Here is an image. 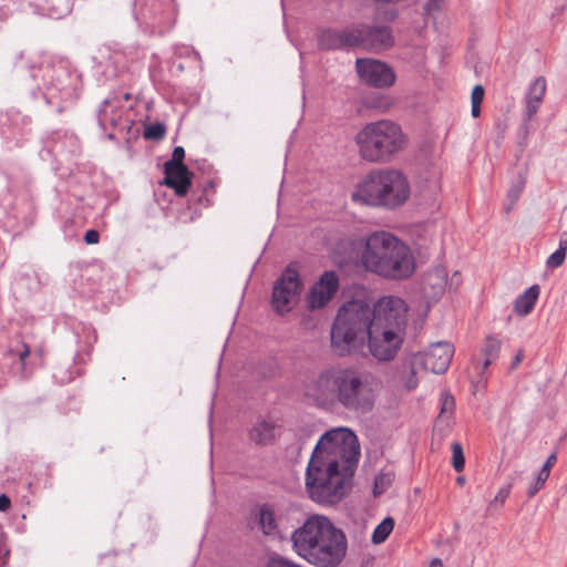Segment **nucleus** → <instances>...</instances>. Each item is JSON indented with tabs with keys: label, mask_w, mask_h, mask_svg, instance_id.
Returning a JSON list of instances; mask_svg holds the SVG:
<instances>
[{
	"label": "nucleus",
	"mask_w": 567,
	"mask_h": 567,
	"mask_svg": "<svg viewBox=\"0 0 567 567\" xmlns=\"http://www.w3.org/2000/svg\"><path fill=\"white\" fill-rule=\"evenodd\" d=\"M358 437L348 427H336L321 435L306 468V491L319 504H336L351 489L359 462Z\"/></svg>",
	"instance_id": "f257e3e1"
},
{
	"label": "nucleus",
	"mask_w": 567,
	"mask_h": 567,
	"mask_svg": "<svg viewBox=\"0 0 567 567\" xmlns=\"http://www.w3.org/2000/svg\"><path fill=\"white\" fill-rule=\"evenodd\" d=\"M307 394L319 405L336 402L361 415L373 410L377 399L368 374L353 367L341 365L321 371L308 383Z\"/></svg>",
	"instance_id": "f03ea898"
},
{
	"label": "nucleus",
	"mask_w": 567,
	"mask_h": 567,
	"mask_svg": "<svg viewBox=\"0 0 567 567\" xmlns=\"http://www.w3.org/2000/svg\"><path fill=\"white\" fill-rule=\"evenodd\" d=\"M290 539L293 551L317 567L339 566L348 549L344 533L321 515L309 516Z\"/></svg>",
	"instance_id": "7ed1b4c3"
},
{
	"label": "nucleus",
	"mask_w": 567,
	"mask_h": 567,
	"mask_svg": "<svg viewBox=\"0 0 567 567\" xmlns=\"http://www.w3.org/2000/svg\"><path fill=\"white\" fill-rule=\"evenodd\" d=\"M360 262L367 271L386 279H405L415 270L411 249L389 231H374L362 239Z\"/></svg>",
	"instance_id": "20e7f679"
},
{
	"label": "nucleus",
	"mask_w": 567,
	"mask_h": 567,
	"mask_svg": "<svg viewBox=\"0 0 567 567\" xmlns=\"http://www.w3.org/2000/svg\"><path fill=\"white\" fill-rule=\"evenodd\" d=\"M374 311L363 299L341 305L330 329V349L339 358L362 352L373 328Z\"/></svg>",
	"instance_id": "39448f33"
},
{
	"label": "nucleus",
	"mask_w": 567,
	"mask_h": 567,
	"mask_svg": "<svg viewBox=\"0 0 567 567\" xmlns=\"http://www.w3.org/2000/svg\"><path fill=\"white\" fill-rule=\"evenodd\" d=\"M410 196L406 177L398 169H373L359 183L352 200L372 207L395 209Z\"/></svg>",
	"instance_id": "423d86ee"
},
{
	"label": "nucleus",
	"mask_w": 567,
	"mask_h": 567,
	"mask_svg": "<svg viewBox=\"0 0 567 567\" xmlns=\"http://www.w3.org/2000/svg\"><path fill=\"white\" fill-rule=\"evenodd\" d=\"M354 140L360 156L371 163L390 162L406 144L401 126L390 120L365 124Z\"/></svg>",
	"instance_id": "0eeeda50"
},
{
	"label": "nucleus",
	"mask_w": 567,
	"mask_h": 567,
	"mask_svg": "<svg viewBox=\"0 0 567 567\" xmlns=\"http://www.w3.org/2000/svg\"><path fill=\"white\" fill-rule=\"evenodd\" d=\"M31 78L48 102L72 101L78 97L76 78L62 63H47L32 68Z\"/></svg>",
	"instance_id": "6e6552de"
},
{
	"label": "nucleus",
	"mask_w": 567,
	"mask_h": 567,
	"mask_svg": "<svg viewBox=\"0 0 567 567\" xmlns=\"http://www.w3.org/2000/svg\"><path fill=\"white\" fill-rule=\"evenodd\" d=\"M354 35L358 38L354 49L379 53L391 49L394 45L392 28L386 24L359 23L353 25Z\"/></svg>",
	"instance_id": "1a4fd4ad"
},
{
	"label": "nucleus",
	"mask_w": 567,
	"mask_h": 567,
	"mask_svg": "<svg viewBox=\"0 0 567 567\" xmlns=\"http://www.w3.org/2000/svg\"><path fill=\"white\" fill-rule=\"evenodd\" d=\"M372 310L374 311L373 324L377 327L399 332L406 324V305L399 297H383L372 307Z\"/></svg>",
	"instance_id": "9d476101"
},
{
	"label": "nucleus",
	"mask_w": 567,
	"mask_h": 567,
	"mask_svg": "<svg viewBox=\"0 0 567 567\" xmlns=\"http://www.w3.org/2000/svg\"><path fill=\"white\" fill-rule=\"evenodd\" d=\"M301 288L298 271L288 267L274 286L271 299L274 309L281 315L290 311L291 303Z\"/></svg>",
	"instance_id": "9b49d317"
},
{
	"label": "nucleus",
	"mask_w": 567,
	"mask_h": 567,
	"mask_svg": "<svg viewBox=\"0 0 567 567\" xmlns=\"http://www.w3.org/2000/svg\"><path fill=\"white\" fill-rule=\"evenodd\" d=\"M355 70L361 81L378 89L392 86L396 79L389 64L374 59H357Z\"/></svg>",
	"instance_id": "f8f14e48"
},
{
	"label": "nucleus",
	"mask_w": 567,
	"mask_h": 567,
	"mask_svg": "<svg viewBox=\"0 0 567 567\" xmlns=\"http://www.w3.org/2000/svg\"><path fill=\"white\" fill-rule=\"evenodd\" d=\"M367 341L371 355L379 361L392 360L402 343V339L396 331L393 329L380 330V327L377 326L371 329Z\"/></svg>",
	"instance_id": "ddd939ff"
},
{
	"label": "nucleus",
	"mask_w": 567,
	"mask_h": 567,
	"mask_svg": "<svg viewBox=\"0 0 567 567\" xmlns=\"http://www.w3.org/2000/svg\"><path fill=\"white\" fill-rule=\"evenodd\" d=\"M358 38L354 35V28L343 29L320 28L317 30L318 48L322 51H351Z\"/></svg>",
	"instance_id": "4468645a"
},
{
	"label": "nucleus",
	"mask_w": 567,
	"mask_h": 567,
	"mask_svg": "<svg viewBox=\"0 0 567 567\" xmlns=\"http://www.w3.org/2000/svg\"><path fill=\"white\" fill-rule=\"evenodd\" d=\"M453 353L454 348L451 343L440 341L433 343L427 351L415 354L413 358L425 370L441 374L449 369Z\"/></svg>",
	"instance_id": "2eb2a0df"
},
{
	"label": "nucleus",
	"mask_w": 567,
	"mask_h": 567,
	"mask_svg": "<svg viewBox=\"0 0 567 567\" xmlns=\"http://www.w3.org/2000/svg\"><path fill=\"white\" fill-rule=\"evenodd\" d=\"M339 286L338 275L334 271H324L308 293L309 308H323L334 297Z\"/></svg>",
	"instance_id": "dca6fc26"
},
{
	"label": "nucleus",
	"mask_w": 567,
	"mask_h": 567,
	"mask_svg": "<svg viewBox=\"0 0 567 567\" xmlns=\"http://www.w3.org/2000/svg\"><path fill=\"white\" fill-rule=\"evenodd\" d=\"M135 8L145 23L155 27L171 18L174 4L173 0H136Z\"/></svg>",
	"instance_id": "f3484780"
},
{
	"label": "nucleus",
	"mask_w": 567,
	"mask_h": 567,
	"mask_svg": "<svg viewBox=\"0 0 567 567\" xmlns=\"http://www.w3.org/2000/svg\"><path fill=\"white\" fill-rule=\"evenodd\" d=\"M193 176L187 166L164 168L163 184L172 188L178 197H184L192 187Z\"/></svg>",
	"instance_id": "a211bd4d"
},
{
	"label": "nucleus",
	"mask_w": 567,
	"mask_h": 567,
	"mask_svg": "<svg viewBox=\"0 0 567 567\" xmlns=\"http://www.w3.org/2000/svg\"><path fill=\"white\" fill-rule=\"evenodd\" d=\"M276 421L266 417H259L248 430V439L258 446L270 445L276 441Z\"/></svg>",
	"instance_id": "6ab92c4d"
},
{
	"label": "nucleus",
	"mask_w": 567,
	"mask_h": 567,
	"mask_svg": "<svg viewBox=\"0 0 567 567\" xmlns=\"http://www.w3.org/2000/svg\"><path fill=\"white\" fill-rule=\"evenodd\" d=\"M546 93V80L544 76L536 78L529 85L525 96V112L526 121H530L538 112Z\"/></svg>",
	"instance_id": "aec40b11"
},
{
	"label": "nucleus",
	"mask_w": 567,
	"mask_h": 567,
	"mask_svg": "<svg viewBox=\"0 0 567 567\" xmlns=\"http://www.w3.org/2000/svg\"><path fill=\"white\" fill-rule=\"evenodd\" d=\"M121 118L122 109L118 99H105L97 111V121L100 127L103 131H106L109 127H116Z\"/></svg>",
	"instance_id": "412c9836"
},
{
	"label": "nucleus",
	"mask_w": 567,
	"mask_h": 567,
	"mask_svg": "<svg viewBox=\"0 0 567 567\" xmlns=\"http://www.w3.org/2000/svg\"><path fill=\"white\" fill-rule=\"evenodd\" d=\"M502 341L495 336H487L482 348L481 355L483 361L481 363V374H484L491 364L496 362L499 358Z\"/></svg>",
	"instance_id": "4be33fe9"
},
{
	"label": "nucleus",
	"mask_w": 567,
	"mask_h": 567,
	"mask_svg": "<svg viewBox=\"0 0 567 567\" xmlns=\"http://www.w3.org/2000/svg\"><path fill=\"white\" fill-rule=\"evenodd\" d=\"M540 288L538 285H533L517 297L514 303V310L520 316L529 315L539 297Z\"/></svg>",
	"instance_id": "5701e85b"
},
{
	"label": "nucleus",
	"mask_w": 567,
	"mask_h": 567,
	"mask_svg": "<svg viewBox=\"0 0 567 567\" xmlns=\"http://www.w3.org/2000/svg\"><path fill=\"white\" fill-rule=\"evenodd\" d=\"M258 526L267 536H276L279 533L278 524L272 508L264 504L259 508Z\"/></svg>",
	"instance_id": "b1692460"
},
{
	"label": "nucleus",
	"mask_w": 567,
	"mask_h": 567,
	"mask_svg": "<svg viewBox=\"0 0 567 567\" xmlns=\"http://www.w3.org/2000/svg\"><path fill=\"white\" fill-rule=\"evenodd\" d=\"M440 419H446V425H450V421L453 417L455 411V399L449 391L441 392L440 395Z\"/></svg>",
	"instance_id": "393cba45"
},
{
	"label": "nucleus",
	"mask_w": 567,
	"mask_h": 567,
	"mask_svg": "<svg viewBox=\"0 0 567 567\" xmlns=\"http://www.w3.org/2000/svg\"><path fill=\"white\" fill-rule=\"evenodd\" d=\"M394 527V519L392 517H385L373 530L372 534V543L381 544L383 543Z\"/></svg>",
	"instance_id": "a878e982"
},
{
	"label": "nucleus",
	"mask_w": 567,
	"mask_h": 567,
	"mask_svg": "<svg viewBox=\"0 0 567 567\" xmlns=\"http://www.w3.org/2000/svg\"><path fill=\"white\" fill-rule=\"evenodd\" d=\"M365 105L371 109L385 111L390 107L391 100L389 96L377 93L365 97Z\"/></svg>",
	"instance_id": "bb28decb"
},
{
	"label": "nucleus",
	"mask_w": 567,
	"mask_h": 567,
	"mask_svg": "<svg viewBox=\"0 0 567 567\" xmlns=\"http://www.w3.org/2000/svg\"><path fill=\"white\" fill-rule=\"evenodd\" d=\"M165 133L166 126L163 123L156 122L145 126L144 137L147 140L158 141L164 137Z\"/></svg>",
	"instance_id": "cd10ccee"
},
{
	"label": "nucleus",
	"mask_w": 567,
	"mask_h": 567,
	"mask_svg": "<svg viewBox=\"0 0 567 567\" xmlns=\"http://www.w3.org/2000/svg\"><path fill=\"white\" fill-rule=\"evenodd\" d=\"M452 465L456 472H462L465 466V456L462 445L457 442L452 445Z\"/></svg>",
	"instance_id": "c85d7f7f"
},
{
	"label": "nucleus",
	"mask_w": 567,
	"mask_h": 567,
	"mask_svg": "<svg viewBox=\"0 0 567 567\" xmlns=\"http://www.w3.org/2000/svg\"><path fill=\"white\" fill-rule=\"evenodd\" d=\"M185 150L182 146H175L172 153V158L164 163L163 168L171 169L172 167L186 166L184 164Z\"/></svg>",
	"instance_id": "c756f323"
},
{
	"label": "nucleus",
	"mask_w": 567,
	"mask_h": 567,
	"mask_svg": "<svg viewBox=\"0 0 567 567\" xmlns=\"http://www.w3.org/2000/svg\"><path fill=\"white\" fill-rule=\"evenodd\" d=\"M548 477H549V475H547L546 473H544L542 471L538 472L535 480L528 486V489H527L528 498L534 497L540 491V488L544 486V484L546 483Z\"/></svg>",
	"instance_id": "7c9ffc66"
},
{
	"label": "nucleus",
	"mask_w": 567,
	"mask_h": 567,
	"mask_svg": "<svg viewBox=\"0 0 567 567\" xmlns=\"http://www.w3.org/2000/svg\"><path fill=\"white\" fill-rule=\"evenodd\" d=\"M267 567H300V565L281 555L274 554L268 558Z\"/></svg>",
	"instance_id": "2f4dec72"
},
{
	"label": "nucleus",
	"mask_w": 567,
	"mask_h": 567,
	"mask_svg": "<svg viewBox=\"0 0 567 567\" xmlns=\"http://www.w3.org/2000/svg\"><path fill=\"white\" fill-rule=\"evenodd\" d=\"M391 483L390 474H380L374 480L373 493L374 495L382 494Z\"/></svg>",
	"instance_id": "473e14b6"
},
{
	"label": "nucleus",
	"mask_w": 567,
	"mask_h": 567,
	"mask_svg": "<svg viewBox=\"0 0 567 567\" xmlns=\"http://www.w3.org/2000/svg\"><path fill=\"white\" fill-rule=\"evenodd\" d=\"M565 258H566V252L557 249L547 258L546 266H547V268H550V269L558 268L564 264Z\"/></svg>",
	"instance_id": "72a5a7b5"
},
{
	"label": "nucleus",
	"mask_w": 567,
	"mask_h": 567,
	"mask_svg": "<svg viewBox=\"0 0 567 567\" xmlns=\"http://www.w3.org/2000/svg\"><path fill=\"white\" fill-rule=\"evenodd\" d=\"M415 364H419V363H417V361L413 360L412 364H411V368H410V373H409V375L404 380V388L408 391L414 390L417 386V384H419V380L416 378Z\"/></svg>",
	"instance_id": "f704fd0d"
},
{
	"label": "nucleus",
	"mask_w": 567,
	"mask_h": 567,
	"mask_svg": "<svg viewBox=\"0 0 567 567\" xmlns=\"http://www.w3.org/2000/svg\"><path fill=\"white\" fill-rule=\"evenodd\" d=\"M12 352H14L19 357L20 362L24 364V360L30 354V347L25 342L19 341L17 349H13Z\"/></svg>",
	"instance_id": "c9c22d12"
},
{
	"label": "nucleus",
	"mask_w": 567,
	"mask_h": 567,
	"mask_svg": "<svg viewBox=\"0 0 567 567\" xmlns=\"http://www.w3.org/2000/svg\"><path fill=\"white\" fill-rule=\"evenodd\" d=\"M485 95V90L481 84L474 86L471 95L472 103L482 104Z\"/></svg>",
	"instance_id": "e433bc0d"
},
{
	"label": "nucleus",
	"mask_w": 567,
	"mask_h": 567,
	"mask_svg": "<svg viewBox=\"0 0 567 567\" xmlns=\"http://www.w3.org/2000/svg\"><path fill=\"white\" fill-rule=\"evenodd\" d=\"M511 487L512 485L508 484L506 486H503L502 488H499V491L497 492L495 498H494V503H499V504H504L505 501L507 499L509 493H511Z\"/></svg>",
	"instance_id": "4c0bfd02"
},
{
	"label": "nucleus",
	"mask_w": 567,
	"mask_h": 567,
	"mask_svg": "<svg viewBox=\"0 0 567 567\" xmlns=\"http://www.w3.org/2000/svg\"><path fill=\"white\" fill-rule=\"evenodd\" d=\"M99 240H100V234L95 229H90L84 235V241L87 245H95L99 243Z\"/></svg>",
	"instance_id": "58836bf2"
},
{
	"label": "nucleus",
	"mask_w": 567,
	"mask_h": 567,
	"mask_svg": "<svg viewBox=\"0 0 567 567\" xmlns=\"http://www.w3.org/2000/svg\"><path fill=\"white\" fill-rule=\"evenodd\" d=\"M556 461H557L556 454L555 453L550 454L547 457V460H546L545 464L543 465V467L540 468V471L546 473L547 475H550L551 467L555 465Z\"/></svg>",
	"instance_id": "ea45409f"
},
{
	"label": "nucleus",
	"mask_w": 567,
	"mask_h": 567,
	"mask_svg": "<svg viewBox=\"0 0 567 567\" xmlns=\"http://www.w3.org/2000/svg\"><path fill=\"white\" fill-rule=\"evenodd\" d=\"M11 507V501L6 494L0 495V512H6Z\"/></svg>",
	"instance_id": "a19ab883"
},
{
	"label": "nucleus",
	"mask_w": 567,
	"mask_h": 567,
	"mask_svg": "<svg viewBox=\"0 0 567 567\" xmlns=\"http://www.w3.org/2000/svg\"><path fill=\"white\" fill-rule=\"evenodd\" d=\"M523 359H524V352H523V350H519L516 353V355L512 362L511 370H515L519 365V363L523 361Z\"/></svg>",
	"instance_id": "79ce46f5"
},
{
	"label": "nucleus",
	"mask_w": 567,
	"mask_h": 567,
	"mask_svg": "<svg viewBox=\"0 0 567 567\" xmlns=\"http://www.w3.org/2000/svg\"><path fill=\"white\" fill-rule=\"evenodd\" d=\"M89 357H90L89 352H86V353H82V352L76 353V355L74 357L75 365L84 364L86 362V358H89Z\"/></svg>",
	"instance_id": "37998d69"
},
{
	"label": "nucleus",
	"mask_w": 567,
	"mask_h": 567,
	"mask_svg": "<svg viewBox=\"0 0 567 567\" xmlns=\"http://www.w3.org/2000/svg\"><path fill=\"white\" fill-rule=\"evenodd\" d=\"M558 249L564 252L567 251V231H564L560 235Z\"/></svg>",
	"instance_id": "c03bdc74"
},
{
	"label": "nucleus",
	"mask_w": 567,
	"mask_h": 567,
	"mask_svg": "<svg viewBox=\"0 0 567 567\" xmlns=\"http://www.w3.org/2000/svg\"><path fill=\"white\" fill-rule=\"evenodd\" d=\"M82 374V370L80 368H76L75 372H70V374L68 377H61L60 378V381L61 382H70L72 381L76 375H81Z\"/></svg>",
	"instance_id": "a18cd8bd"
},
{
	"label": "nucleus",
	"mask_w": 567,
	"mask_h": 567,
	"mask_svg": "<svg viewBox=\"0 0 567 567\" xmlns=\"http://www.w3.org/2000/svg\"><path fill=\"white\" fill-rule=\"evenodd\" d=\"M471 113L473 117H478L481 114V104L472 103Z\"/></svg>",
	"instance_id": "49530a36"
},
{
	"label": "nucleus",
	"mask_w": 567,
	"mask_h": 567,
	"mask_svg": "<svg viewBox=\"0 0 567 567\" xmlns=\"http://www.w3.org/2000/svg\"><path fill=\"white\" fill-rule=\"evenodd\" d=\"M439 2H440V0H429L427 3H426V9L427 10H436V9H439Z\"/></svg>",
	"instance_id": "de8ad7c7"
},
{
	"label": "nucleus",
	"mask_w": 567,
	"mask_h": 567,
	"mask_svg": "<svg viewBox=\"0 0 567 567\" xmlns=\"http://www.w3.org/2000/svg\"><path fill=\"white\" fill-rule=\"evenodd\" d=\"M430 567H443V561L440 558H434L430 563Z\"/></svg>",
	"instance_id": "09e8293b"
},
{
	"label": "nucleus",
	"mask_w": 567,
	"mask_h": 567,
	"mask_svg": "<svg viewBox=\"0 0 567 567\" xmlns=\"http://www.w3.org/2000/svg\"><path fill=\"white\" fill-rule=\"evenodd\" d=\"M456 483L460 484V485H463L465 483V477L464 476H458L456 478Z\"/></svg>",
	"instance_id": "8fccbe9b"
},
{
	"label": "nucleus",
	"mask_w": 567,
	"mask_h": 567,
	"mask_svg": "<svg viewBox=\"0 0 567 567\" xmlns=\"http://www.w3.org/2000/svg\"><path fill=\"white\" fill-rule=\"evenodd\" d=\"M22 58H23V52L21 51V52H19V53L17 54V60H20V59H22Z\"/></svg>",
	"instance_id": "3c124183"
},
{
	"label": "nucleus",
	"mask_w": 567,
	"mask_h": 567,
	"mask_svg": "<svg viewBox=\"0 0 567 567\" xmlns=\"http://www.w3.org/2000/svg\"><path fill=\"white\" fill-rule=\"evenodd\" d=\"M131 97L130 93L124 94V100H128Z\"/></svg>",
	"instance_id": "603ef678"
},
{
	"label": "nucleus",
	"mask_w": 567,
	"mask_h": 567,
	"mask_svg": "<svg viewBox=\"0 0 567 567\" xmlns=\"http://www.w3.org/2000/svg\"><path fill=\"white\" fill-rule=\"evenodd\" d=\"M107 137H109L110 140H113V138H114V134H113V133H109V134H107Z\"/></svg>",
	"instance_id": "864d4df0"
},
{
	"label": "nucleus",
	"mask_w": 567,
	"mask_h": 567,
	"mask_svg": "<svg viewBox=\"0 0 567 567\" xmlns=\"http://www.w3.org/2000/svg\"><path fill=\"white\" fill-rule=\"evenodd\" d=\"M508 196H509L511 198H513V189H511V190H509Z\"/></svg>",
	"instance_id": "5fc2aeb1"
}]
</instances>
